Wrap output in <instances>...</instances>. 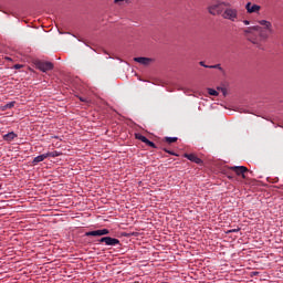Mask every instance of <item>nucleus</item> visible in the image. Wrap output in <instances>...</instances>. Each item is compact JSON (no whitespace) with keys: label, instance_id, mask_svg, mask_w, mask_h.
<instances>
[{"label":"nucleus","instance_id":"nucleus-1","mask_svg":"<svg viewBox=\"0 0 283 283\" xmlns=\"http://www.w3.org/2000/svg\"><path fill=\"white\" fill-rule=\"evenodd\" d=\"M229 6H231V3L222 0H213L208 7V12L212 17H222L226 8H229Z\"/></svg>","mask_w":283,"mask_h":283},{"label":"nucleus","instance_id":"nucleus-2","mask_svg":"<svg viewBox=\"0 0 283 283\" xmlns=\"http://www.w3.org/2000/svg\"><path fill=\"white\" fill-rule=\"evenodd\" d=\"M222 19H226L227 21H232L235 22L238 21V9L231 7H226L223 13H222Z\"/></svg>","mask_w":283,"mask_h":283},{"label":"nucleus","instance_id":"nucleus-3","mask_svg":"<svg viewBox=\"0 0 283 283\" xmlns=\"http://www.w3.org/2000/svg\"><path fill=\"white\" fill-rule=\"evenodd\" d=\"M86 238H103V235H109L108 229L93 230L85 232Z\"/></svg>","mask_w":283,"mask_h":283},{"label":"nucleus","instance_id":"nucleus-4","mask_svg":"<svg viewBox=\"0 0 283 283\" xmlns=\"http://www.w3.org/2000/svg\"><path fill=\"white\" fill-rule=\"evenodd\" d=\"M248 41H251L254 45H258V38L253 36V32H255V27H249L248 29L243 30Z\"/></svg>","mask_w":283,"mask_h":283},{"label":"nucleus","instance_id":"nucleus-5","mask_svg":"<svg viewBox=\"0 0 283 283\" xmlns=\"http://www.w3.org/2000/svg\"><path fill=\"white\" fill-rule=\"evenodd\" d=\"M35 65L41 72H50V70H54V64H52V62L38 61Z\"/></svg>","mask_w":283,"mask_h":283},{"label":"nucleus","instance_id":"nucleus-6","mask_svg":"<svg viewBox=\"0 0 283 283\" xmlns=\"http://www.w3.org/2000/svg\"><path fill=\"white\" fill-rule=\"evenodd\" d=\"M255 32H259V36L261 41H266L269 39L270 34H273V31H270L269 29H262L260 25H255Z\"/></svg>","mask_w":283,"mask_h":283},{"label":"nucleus","instance_id":"nucleus-7","mask_svg":"<svg viewBox=\"0 0 283 283\" xmlns=\"http://www.w3.org/2000/svg\"><path fill=\"white\" fill-rule=\"evenodd\" d=\"M230 169L231 171H234L237 176H241L242 178H247L245 174H249V168L244 166H232Z\"/></svg>","mask_w":283,"mask_h":283},{"label":"nucleus","instance_id":"nucleus-8","mask_svg":"<svg viewBox=\"0 0 283 283\" xmlns=\"http://www.w3.org/2000/svg\"><path fill=\"white\" fill-rule=\"evenodd\" d=\"M245 10L248 14H259L260 10H262V7H260V4H253L251 2H248L245 4Z\"/></svg>","mask_w":283,"mask_h":283},{"label":"nucleus","instance_id":"nucleus-9","mask_svg":"<svg viewBox=\"0 0 283 283\" xmlns=\"http://www.w3.org/2000/svg\"><path fill=\"white\" fill-rule=\"evenodd\" d=\"M134 61L140 65H151L154 63V59L151 57H134Z\"/></svg>","mask_w":283,"mask_h":283},{"label":"nucleus","instance_id":"nucleus-10","mask_svg":"<svg viewBox=\"0 0 283 283\" xmlns=\"http://www.w3.org/2000/svg\"><path fill=\"white\" fill-rule=\"evenodd\" d=\"M185 158H187L191 163H196V165H202V159H200L195 154H185Z\"/></svg>","mask_w":283,"mask_h":283},{"label":"nucleus","instance_id":"nucleus-11","mask_svg":"<svg viewBox=\"0 0 283 283\" xmlns=\"http://www.w3.org/2000/svg\"><path fill=\"white\" fill-rule=\"evenodd\" d=\"M117 244H120V240L112 237H106V247H117Z\"/></svg>","mask_w":283,"mask_h":283},{"label":"nucleus","instance_id":"nucleus-12","mask_svg":"<svg viewBox=\"0 0 283 283\" xmlns=\"http://www.w3.org/2000/svg\"><path fill=\"white\" fill-rule=\"evenodd\" d=\"M259 23L262 25V29L269 30L270 32H273V24L266 20H261Z\"/></svg>","mask_w":283,"mask_h":283},{"label":"nucleus","instance_id":"nucleus-13","mask_svg":"<svg viewBox=\"0 0 283 283\" xmlns=\"http://www.w3.org/2000/svg\"><path fill=\"white\" fill-rule=\"evenodd\" d=\"M15 138L17 134H14V132L8 133L3 136V140H7L8 143H12V140Z\"/></svg>","mask_w":283,"mask_h":283},{"label":"nucleus","instance_id":"nucleus-14","mask_svg":"<svg viewBox=\"0 0 283 283\" xmlns=\"http://www.w3.org/2000/svg\"><path fill=\"white\" fill-rule=\"evenodd\" d=\"M45 158H48V155L42 154V155L36 156L32 163H33V165H39V163H43V160H45Z\"/></svg>","mask_w":283,"mask_h":283},{"label":"nucleus","instance_id":"nucleus-15","mask_svg":"<svg viewBox=\"0 0 283 283\" xmlns=\"http://www.w3.org/2000/svg\"><path fill=\"white\" fill-rule=\"evenodd\" d=\"M46 156H48V158H57V156H61V153L60 151H56V150H54V151H51V153H46Z\"/></svg>","mask_w":283,"mask_h":283},{"label":"nucleus","instance_id":"nucleus-16","mask_svg":"<svg viewBox=\"0 0 283 283\" xmlns=\"http://www.w3.org/2000/svg\"><path fill=\"white\" fill-rule=\"evenodd\" d=\"M165 142L171 145V143L178 142V137H165Z\"/></svg>","mask_w":283,"mask_h":283},{"label":"nucleus","instance_id":"nucleus-17","mask_svg":"<svg viewBox=\"0 0 283 283\" xmlns=\"http://www.w3.org/2000/svg\"><path fill=\"white\" fill-rule=\"evenodd\" d=\"M135 138H136L137 140H140L142 143H145V142L147 140V137H145V136L142 135V134H136V135H135Z\"/></svg>","mask_w":283,"mask_h":283},{"label":"nucleus","instance_id":"nucleus-18","mask_svg":"<svg viewBox=\"0 0 283 283\" xmlns=\"http://www.w3.org/2000/svg\"><path fill=\"white\" fill-rule=\"evenodd\" d=\"M209 70H220L222 72V66H220V64H216V65H210L207 66Z\"/></svg>","mask_w":283,"mask_h":283},{"label":"nucleus","instance_id":"nucleus-19","mask_svg":"<svg viewBox=\"0 0 283 283\" xmlns=\"http://www.w3.org/2000/svg\"><path fill=\"white\" fill-rule=\"evenodd\" d=\"M15 102H10L3 106V109H12L14 107Z\"/></svg>","mask_w":283,"mask_h":283},{"label":"nucleus","instance_id":"nucleus-20","mask_svg":"<svg viewBox=\"0 0 283 283\" xmlns=\"http://www.w3.org/2000/svg\"><path fill=\"white\" fill-rule=\"evenodd\" d=\"M208 93L210 94V96H218V91H216L213 88H209Z\"/></svg>","mask_w":283,"mask_h":283},{"label":"nucleus","instance_id":"nucleus-21","mask_svg":"<svg viewBox=\"0 0 283 283\" xmlns=\"http://www.w3.org/2000/svg\"><path fill=\"white\" fill-rule=\"evenodd\" d=\"M107 237H102L101 239L97 240L99 243H106Z\"/></svg>","mask_w":283,"mask_h":283},{"label":"nucleus","instance_id":"nucleus-22","mask_svg":"<svg viewBox=\"0 0 283 283\" xmlns=\"http://www.w3.org/2000/svg\"><path fill=\"white\" fill-rule=\"evenodd\" d=\"M164 151H166V154H170V156H178L176 153L167 150V148H165Z\"/></svg>","mask_w":283,"mask_h":283},{"label":"nucleus","instance_id":"nucleus-23","mask_svg":"<svg viewBox=\"0 0 283 283\" xmlns=\"http://www.w3.org/2000/svg\"><path fill=\"white\" fill-rule=\"evenodd\" d=\"M238 231H240V228L228 230L227 233H238Z\"/></svg>","mask_w":283,"mask_h":283},{"label":"nucleus","instance_id":"nucleus-24","mask_svg":"<svg viewBox=\"0 0 283 283\" xmlns=\"http://www.w3.org/2000/svg\"><path fill=\"white\" fill-rule=\"evenodd\" d=\"M148 147H153V149H156V144H155L154 142H150V143L148 144Z\"/></svg>","mask_w":283,"mask_h":283},{"label":"nucleus","instance_id":"nucleus-25","mask_svg":"<svg viewBox=\"0 0 283 283\" xmlns=\"http://www.w3.org/2000/svg\"><path fill=\"white\" fill-rule=\"evenodd\" d=\"M199 65H201V67H211V65H206L203 62H199Z\"/></svg>","mask_w":283,"mask_h":283},{"label":"nucleus","instance_id":"nucleus-26","mask_svg":"<svg viewBox=\"0 0 283 283\" xmlns=\"http://www.w3.org/2000/svg\"><path fill=\"white\" fill-rule=\"evenodd\" d=\"M243 23H244V25H251V21H249V20H243Z\"/></svg>","mask_w":283,"mask_h":283},{"label":"nucleus","instance_id":"nucleus-27","mask_svg":"<svg viewBox=\"0 0 283 283\" xmlns=\"http://www.w3.org/2000/svg\"><path fill=\"white\" fill-rule=\"evenodd\" d=\"M14 67L15 70H21V64H15Z\"/></svg>","mask_w":283,"mask_h":283},{"label":"nucleus","instance_id":"nucleus-28","mask_svg":"<svg viewBox=\"0 0 283 283\" xmlns=\"http://www.w3.org/2000/svg\"><path fill=\"white\" fill-rule=\"evenodd\" d=\"M123 1H125V0H114V3H120Z\"/></svg>","mask_w":283,"mask_h":283},{"label":"nucleus","instance_id":"nucleus-29","mask_svg":"<svg viewBox=\"0 0 283 283\" xmlns=\"http://www.w3.org/2000/svg\"><path fill=\"white\" fill-rule=\"evenodd\" d=\"M150 142L151 140L146 139L144 143H145V145H149Z\"/></svg>","mask_w":283,"mask_h":283},{"label":"nucleus","instance_id":"nucleus-30","mask_svg":"<svg viewBox=\"0 0 283 283\" xmlns=\"http://www.w3.org/2000/svg\"><path fill=\"white\" fill-rule=\"evenodd\" d=\"M80 101H82V103H85V99L83 97H81Z\"/></svg>","mask_w":283,"mask_h":283},{"label":"nucleus","instance_id":"nucleus-31","mask_svg":"<svg viewBox=\"0 0 283 283\" xmlns=\"http://www.w3.org/2000/svg\"><path fill=\"white\" fill-rule=\"evenodd\" d=\"M2 187H3V186L0 184V190L2 189Z\"/></svg>","mask_w":283,"mask_h":283}]
</instances>
